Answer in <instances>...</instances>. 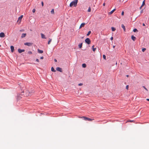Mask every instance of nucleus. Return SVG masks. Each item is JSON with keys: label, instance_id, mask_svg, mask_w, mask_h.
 <instances>
[{"label": "nucleus", "instance_id": "9d476101", "mask_svg": "<svg viewBox=\"0 0 149 149\" xmlns=\"http://www.w3.org/2000/svg\"><path fill=\"white\" fill-rule=\"evenodd\" d=\"M131 39L132 40H133L134 41H135L136 39V37L135 36H134L133 35H132L131 36Z\"/></svg>", "mask_w": 149, "mask_h": 149}, {"label": "nucleus", "instance_id": "ddd939ff", "mask_svg": "<svg viewBox=\"0 0 149 149\" xmlns=\"http://www.w3.org/2000/svg\"><path fill=\"white\" fill-rule=\"evenodd\" d=\"M121 27L123 29L124 31L125 32L126 31V28L125 26L123 24L121 25Z\"/></svg>", "mask_w": 149, "mask_h": 149}, {"label": "nucleus", "instance_id": "dca6fc26", "mask_svg": "<svg viewBox=\"0 0 149 149\" xmlns=\"http://www.w3.org/2000/svg\"><path fill=\"white\" fill-rule=\"evenodd\" d=\"M41 38H44V39L46 38L45 37V35L41 33Z\"/></svg>", "mask_w": 149, "mask_h": 149}, {"label": "nucleus", "instance_id": "4be33fe9", "mask_svg": "<svg viewBox=\"0 0 149 149\" xmlns=\"http://www.w3.org/2000/svg\"><path fill=\"white\" fill-rule=\"evenodd\" d=\"M112 31H114L116 30V28L114 27H111V28Z\"/></svg>", "mask_w": 149, "mask_h": 149}, {"label": "nucleus", "instance_id": "72a5a7b5", "mask_svg": "<svg viewBox=\"0 0 149 149\" xmlns=\"http://www.w3.org/2000/svg\"><path fill=\"white\" fill-rule=\"evenodd\" d=\"M128 88H129V86L128 85H127L126 86V89L127 90H128Z\"/></svg>", "mask_w": 149, "mask_h": 149}, {"label": "nucleus", "instance_id": "1a4fd4ad", "mask_svg": "<svg viewBox=\"0 0 149 149\" xmlns=\"http://www.w3.org/2000/svg\"><path fill=\"white\" fill-rule=\"evenodd\" d=\"M14 47L13 46H10L11 51L12 52H13L14 51Z\"/></svg>", "mask_w": 149, "mask_h": 149}, {"label": "nucleus", "instance_id": "ea45409f", "mask_svg": "<svg viewBox=\"0 0 149 149\" xmlns=\"http://www.w3.org/2000/svg\"><path fill=\"white\" fill-rule=\"evenodd\" d=\"M113 37H111V38H110V40H113Z\"/></svg>", "mask_w": 149, "mask_h": 149}, {"label": "nucleus", "instance_id": "412c9836", "mask_svg": "<svg viewBox=\"0 0 149 149\" xmlns=\"http://www.w3.org/2000/svg\"><path fill=\"white\" fill-rule=\"evenodd\" d=\"M82 66L83 68H86V64L83 63L82 64Z\"/></svg>", "mask_w": 149, "mask_h": 149}, {"label": "nucleus", "instance_id": "c85d7f7f", "mask_svg": "<svg viewBox=\"0 0 149 149\" xmlns=\"http://www.w3.org/2000/svg\"><path fill=\"white\" fill-rule=\"evenodd\" d=\"M142 87L144 88L147 91H148V89L144 86H143Z\"/></svg>", "mask_w": 149, "mask_h": 149}, {"label": "nucleus", "instance_id": "4c0bfd02", "mask_svg": "<svg viewBox=\"0 0 149 149\" xmlns=\"http://www.w3.org/2000/svg\"><path fill=\"white\" fill-rule=\"evenodd\" d=\"M36 61L38 62H39V60L38 59H36Z\"/></svg>", "mask_w": 149, "mask_h": 149}, {"label": "nucleus", "instance_id": "bb28decb", "mask_svg": "<svg viewBox=\"0 0 149 149\" xmlns=\"http://www.w3.org/2000/svg\"><path fill=\"white\" fill-rule=\"evenodd\" d=\"M145 4V0H144L143 1V2L142 4V6H143Z\"/></svg>", "mask_w": 149, "mask_h": 149}, {"label": "nucleus", "instance_id": "f257e3e1", "mask_svg": "<svg viewBox=\"0 0 149 149\" xmlns=\"http://www.w3.org/2000/svg\"><path fill=\"white\" fill-rule=\"evenodd\" d=\"M24 91H22L21 92V94H17V97L18 99L20 100L21 98L22 97V96L27 97L28 96H29V93L28 94H24Z\"/></svg>", "mask_w": 149, "mask_h": 149}, {"label": "nucleus", "instance_id": "9b49d317", "mask_svg": "<svg viewBox=\"0 0 149 149\" xmlns=\"http://www.w3.org/2000/svg\"><path fill=\"white\" fill-rule=\"evenodd\" d=\"M85 24L84 23H81L80 26L79 28H81L82 27H84V26Z\"/></svg>", "mask_w": 149, "mask_h": 149}, {"label": "nucleus", "instance_id": "2f4dec72", "mask_svg": "<svg viewBox=\"0 0 149 149\" xmlns=\"http://www.w3.org/2000/svg\"><path fill=\"white\" fill-rule=\"evenodd\" d=\"M146 50V49L145 48H143L142 49V51L143 52H144Z\"/></svg>", "mask_w": 149, "mask_h": 149}, {"label": "nucleus", "instance_id": "49530a36", "mask_svg": "<svg viewBox=\"0 0 149 149\" xmlns=\"http://www.w3.org/2000/svg\"><path fill=\"white\" fill-rule=\"evenodd\" d=\"M26 93H29V91H26Z\"/></svg>", "mask_w": 149, "mask_h": 149}, {"label": "nucleus", "instance_id": "5701e85b", "mask_svg": "<svg viewBox=\"0 0 149 149\" xmlns=\"http://www.w3.org/2000/svg\"><path fill=\"white\" fill-rule=\"evenodd\" d=\"M51 41H52V39L49 38V41L48 42V45L50 44L51 42Z\"/></svg>", "mask_w": 149, "mask_h": 149}, {"label": "nucleus", "instance_id": "e433bc0d", "mask_svg": "<svg viewBox=\"0 0 149 149\" xmlns=\"http://www.w3.org/2000/svg\"><path fill=\"white\" fill-rule=\"evenodd\" d=\"M121 15H124V12L123 11L122 12V13H121Z\"/></svg>", "mask_w": 149, "mask_h": 149}, {"label": "nucleus", "instance_id": "6ab92c4d", "mask_svg": "<svg viewBox=\"0 0 149 149\" xmlns=\"http://www.w3.org/2000/svg\"><path fill=\"white\" fill-rule=\"evenodd\" d=\"M51 70L52 72H55L56 71V70L54 69V68L53 67H52L51 68Z\"/></svg>", "mask_w": 149, "mask_h": 149}, {"label": "nucleus", "instance_id": "a211bd4d", "mask_svg": "<svg viewBox=\"0 0 149 149\" xmlns=\"http://www.w3.org/2000/svg\"><path fill=\"white\" fill-rule=\"evenodd\" d=\"M94 45H93L92 46V49L93 51L94 52H95V50L96 49V48H94Z\"/></svg>", "mask_w": 149, "mask_h": 149}, {"label": "nucleus", "instance_id": "09e8293b", "mask_svg": "<svg viewBox=\"0 0 149 149\" xmlns=\"http://www.w3.org/2000/svg\"><path fill=\"white\" fill-rule=\"evenodd\" d=\"M146 100L148 101H149V99H146Z\"/></svg>", "mask_w": 149, "mask_h": 149}, {"label": "nucleus", "instance_id": "39448f33", "mask_svg": "<svg viewBox=\"0 0 149 149\" xmlns=\"http://www.w3.org/2000/svg\"><path fill=\"white\" fill-rule=\"evenodd\" d=\"M33 44V43L26 42L24 43V45H27L28 46H31Z\"/></svg>", "mask_w": 149, "mask_h": 149}, {"label": "nucleus", "instance_id": "f704fd0d", "mask_svg": "<svg viewBox=\"0 0 149 149\" xmlns=\"http://www.w3.org/2000/svg\"><path fill=\"white\" fill-rule=\"evenodd\" d=\"M83 84L82 83H80L79 84H78V85L79 86H81L82 85H83Z\"/></svg>", "mask_w": 149, "mask_h": 149}, {"label": "nucleus", "instance_id": "6e6552de", "mask_svg": "<svg viewBox=\"0 0 149 149\" xmlns=\"http://www.w3.org/2000/svg\"><path fill=\"white\" fill-rule=\"evenodd\" d=\"M18 51L19 53H20L22 52H24L25 51L24 49H18Z\"/></svg>", "mask_w": 149, "mask_h": 149}, {"label": "nucleus", "instance_id": "aec40b11", "mask_svg": "<svg viewBox=\"0 0 149 149\" xmlns=\"http://www.w3.org/2000/svg\"><path fill=\"white\" fill-rule=\"evenodd\" d=\"M82 43H81L78 45L79 47L80 48H81L82 47Z\"/></svg>", "mask_w": 149, "mask_h": 149}, {"label": "nucleus", "instance_id": "f03ea898", "mask_svg": "<svg viewBox=\"0 0 149 149\" xmlns=\"http://www.w3.org/2000/svg\"><path fill=\"white\" fill-rule=\"evenodd\" d=\"M78 0H74V1H72L70 3V6L72 7L73 5L74 7H76L78 2Z\"/></svg>", "mask_w": 149, "mask_h": 149}, {"label": "nucleus", "instance_id": "20e7f679", "mask_svg": "<svg viewBox=\"0 0 149 149\" xmlns=\"http://www.w3.org/2000/svg\"><path fill=\"white\" fill-rule=\"evenodd\" d=\"M85 42L88 45H89L91 43V40L88 38H87L85 40Z\"/></svg>", "mask_w": 149, "mask_h": 149}, {"label": "nucleus", "instance_id": "3c124183", "mask_svg": "<svg viewBox=\"0 0 149 149\" xmlns=\"http://www.w3.org/2000/svg\"><path fill=\"white\" fill-rule=\"evenodd\" d=\"M129 75H126V77H129Z\"/></svg>", "mask_w": 149, "mask_h": 149}, {"label": "nucleus", "instance_id": "c9c22d12", "mask_svg": "<svg viewBox=\"0 0 149 149\" xmlns=\"http://www.w3.org/2000/svg\"><path fill=\"white\" fill-rule=\"evenodd\" d=\"M41 4L42 6H44V3L43 1H42L41 2Z\"/></svg>", "mask_w": 149, "mask_h": 149}, {"label": "nucleus", "instance_id": "cd10ccee", "mask_svg": "<svg viewBox=\"0 0 149 149\" xmlns=\"http://www.w3.org/2000/svg\"><path fill=\"white\" fill-rule=\"evenodd\" d=\"M88 12H90L91 11V8L90 7L88 8Z\"/></svg>", "mask_w": 149, "mask_h": 149}, {"label": "nucleus", "instance_id": "423d86ee", "mask_svg": "<svg viewBox=\"0 0 149 149\" xmlns=\"http://www.w3.org/2000/svg\"><path fill=\"white\" fill-rule=\"evenodd\" d=\"M56 70L59 72H62V70L61 68L59 67H57L56 68Z\"/></svg>", "mask_w": 149, "mask_h": 149}, {"label": "nucleus", "instance_id": "37998d69", "mask_svg": "<svg viewBox=\"0 0 149 149\" xmlns=\"http://www.w3.org/2000/svg\"><path fill=\"white\" fill-rule=\"evenodd\" d=\"M54 61H55V62H56L57 61V60H56V59H54Z\"/></svg>", "mask_w": 149, "mask_h": 149}, {"label": "nucleus", "instance_id": "473e14b6", "mask_svg": "<svg viewBox=\"0 0 149 149\" xmlns=\"http://www.w3.org/2000/svg\"><path fill=\"white\" fill-rule=\"evenodd\" d=\"M36 11V10L35 9H33L32 10V12L33 13H34Z\"/></svg>", "mask_w": 149, "mask_h": 149}, {"label": "nucleus", "instance_id": "c03bdc74", "mask_svg": "<svg viewBox=\"0 0 149 149\" xmlns=\"http://www.w3.org/2000/svg\"><path fill=\"white\" fill-rule=\"evenodd\" d=\"M20 31H24V29H22V30H21Z\"/></svg>", "mask_w": 149, "mask_h": 149}, {"label": "nucleus", "instance_id": "79ce46f5", "mask_svg": "<svg viewBox=\"0 0 149 149\" xmlns=\"http://www.w3.org/2000/svg\"><path fill=\"white\" fill-rule=\"evenodd\" d=\"M133 120H130L129 122H133Z\"/></svg>", "mask_w": 149, "mask_h": 149}, {"label": "nucleus", "instance_id": "4468645a", "mask_svg": "<svg viewBox=\"0 0 149 149\" xmlns=\"http://www.w3.org/2000/svg\"><path fill=\"white\" fill-rule=\"evenodd\" d=\"M116 10V9L115 8L114 9H113V10H112V11H111V12H109V15H111V14H112L113 12Z\"/></svg>", "mask_w": 149, "mask_h": 149}, {"label": "nucleus", "instance_id": "2eb2a0df", "mask_svg": "<svg viewBox=\"0 0 149 149\" xmlns=\"http://www.w3.org/2000/svg\"><path fill=\"white\" fill-rule=\"evenodd\" d=\"M38 53L40 54H42L43 52V51L42 50H40L39 49H38Z\"/></svg>", "mask_w": 149, "mask_h": 149}, {"label": "nucleus", "instance_id": "0eeeda50", "mask_svg": "<svg viewBox=\"0 0 149 149\" xmlns=\"http://www.w3.org/2000/svg\"><path fill=\"white\" fill-rule=\"evenodd\" d=\"M5 35L4 33L3 32H1L0 33V37L1 38H3L5 37Z\"/></svg>", "mask_w": 149, "mask_h": 149}, {"label": "nucleus", "instance_id": "f8f14e48", "mask_svg": "<svg viewBox=\"0 0 149 149\" xmlns=\"http://www.w3.org/2000/svg\"><path fill=\"white\" fill-rule=\"evenodd\" d=\"M23 17V15H22L21 16H20V17H19L18 19V20L17 21H19H19H20V22H19V23H20L21 21V20H22V18Z\"/></svg>", "mask_w": 149, "mask_h": 149}, {"label": "nucleus", "instance_id": "393cba45", "mask_svg": "<svg viewBox=\"0 0 149 149\" xmlns=\"http://www.w3.org/2000/svg\"><path fill=\"white\" fill-rule=\"evenodd\" d=\"M133 31L134 32H137L138 31V30H137V29H134L133 30Z\"/></svg>", "mask_w": 149, "mask_h": 149}, {"label": "nucleus", "instance_id": "de8ad7c7", "mask_svg": "<svg viewBox=\"0 0 149 149\" xmlns=\"http://www.w3.org/2000/svg\"><path fill=\"white\" fill-rule=\"evenodd\" d=\"M142 25H143V26H145V25L144 23H143Z\"/></svg>", "mask_w": 149, "mask_h": 149}, {"label": "nucleus", "instance_id": "a878e982", "mask_svg": "<svg viewBox=\"0 0 149 149\" xmlns=\"http://www.w3.org/2000/svg\"><path fill=\"white\" fill-rule=\"evenodd\" d=\"M52 14H54V9H52L51 11Z\"/></svg>", "mask_w": 149, "mask_h": 149}, {"label": "nucleus", "instance_id": "7ed1b4c3", "mask_svg": "<svg viewBox=\"0 0 149 149\" xmlns=\"http://www.w3.org/2000/svg\"><path fill=\"white\" fill-rule=\"evenodd\" d=\"M83 119L85 120H88V121H92L94 120V119H91L90 118H89L87 117H86L84 116H83L81 117Z\"/></svg>", "mask_w": 149, "mask_h": 149}, {"label": "nucleus", "instance_id": "7c9ffc66", "mask_svg": "<svg viewBox=\"0 0 149 149\" xmlns=\"http://www.w3.org/2000/svg\"><path fill=\"white\" fill-rule=\"evenodd\" d=\"M28 53L29 54H32V52L31 51L28 52Z\"/></svg>", "mask_w": 149, "mask_h": 149}, {"label": "nucleus", "instance_id": "f3484780", "mask_svg": "<svg viewBox=\"0 0 149 149\" xmlns=\"http://www.w3.org/2000/svg\"><path fill=\"white\" fill-rule=\"evenodd\" d=\"M26 33H22L21 36V38H22L25 37L26 36Z\"/></svg>", "mask_w": 149, "mask_h": 149}, {"label": "nucleus", "instance_id": "a18cd8bd", "mask_svg": "<svg viewBox=\"0 0 149 149\" xmlns=\"http://www.w3.org/2000/svg\"><path fill=\"white\" fill-rule=\"evenodd\" d=\"M105 5V3H103V6H104Z\"/></svg>", "mask_w": 149, "mask_h": 149}, {"label": "nucleus", "instance_id": "58836bf2", "mask_svg": "<svg viewBox=\"0 0 149 149\" xmlns=\"http://www.w3.org/2000/svg\"><path fill=\"white\" fill-rule=\"evenodd\" d=\"M40 58L41 59H43L44 58V57L43 56H42L40 57Z\"/></svg>", "mask_w": 149, "mask_h": 149}, {"label": "nucleus", "instance_id": "b1692460", "mask_svg": "<svg viewBox=\"0 0 149 149\" xmlns=\"http://www.w3.org/2000/svg\"><path fill=\"white\" fill-rule=\"evenodd\" d=\"M91 31H89L87 34L86 35L87 36H88L89 35L91 34Z\"/></svg>", "mask_w": 149, "mask_h": 149}, {"label": "nucleus", "instance_id": "603ef678", "mask_svg": "<svg viewBox=\"0 0 149 149\" xmlns=\"http://www.w3.org/2000/svg\"><path fill=\"white\" fill-rule=\"evenodd\" d=\"M1 45H0V47H1Z\"/></svg>", "mask_w": 149, "mask_h": 149}, {"label": "nucleus", "instance_id": "8fccbe9b", "mask_svg": "<svg viewBox=\"0 0 149 149\" xmlns=\"http://www.w3.org/2000/svg\"><path fill=\"white\" fill-rule=\"evenodd\" d=\"M142 6H142V5H141V6L140 7V9H141Z\"/></svg>", "mask_w": 149, "mask_h": 149}, {"label": "nucleus", "instance_id": "a19ab883", "mask_svg": "<svg viewBox=\"0 0 149 149\" xmlns=\"http://www.w3.org/2000/svg\"><path fill=\"white\" fill-rule=\"evenodd\" d=\"M143 12V10H142L141 11L140 13H142Z\"/></svg>", "mask_w": 149, "mask_h": 149}, {"label": "nucleus", "instance_id": "c756f323", "mask_svg": "<svg viewBox=\"0 0 149 149\" xmlns=\"http://www.w3.org/2000/svg\"><path fill=\"white\" fill-rule=\"evenodd\" d=\"M103 57L104 59L106 60V56L105 55H103Z\"/></svg>", "mask_w": 149, "mask_h": 149}]
</instances>
